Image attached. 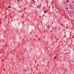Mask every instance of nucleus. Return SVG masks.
Masks as SVG:
<instances>
[{"instance_id":"f257e3e1","label":"nucleus","mask_w":74,"mask_h":74,"mask_svg":"<svg viewBox=\"0 0 74 74\" xmlns=\"http://www.w3.org/2000/svg\"><path fill=\"white\" fill-rule=\"evenodd\" d=\"M47 10H46L45 11H44V13H45L46 12H47Z\"/></svg>"},{"instance_id":"f03ea898","label":"nucleus","mask_w":74,"mask_h":74,"mask_svg":"<svg viewBox=\"0 0 74 74\" xmlns=\"http://www.w3.org/2000/svg\"><path fill=\"white\" fill-rule=\"evenodd\" d=\"M54 59H56V57H54Z\"/></svg>"},{"instance_id":"7ed1b4c3","label":"nucleus","mask_w":74,"mask_h":74,"mask_svg":"<svg viewBox=\"0 0 74 74\" xmlns=\"http://www.w3.org/2000/svg\"><path fill=\"white\" fill-rule=\"evenodd\" d=\"M8 8H10V6H9Z\"/></svg>"},{"instance_id":"20e7f679","label":"nucleus","mask_w":74,"mask_h":74,"mask_svg":"<svg viewBox=\"0 0 74 74\" xmlns=\"http://www.w3.org/2000/svg\"><path fill=\"white\" fill-rule=\"evenodd\" d=\"M66 2H67V3H68V0H66Z\"/></svg>"},{"instance_id":"39448f33","label":"nucleus","mask_w":74,"mask_h":74,"mask_svg":"<svg viewBox=\"0 0 74 74\" xmlns=\"http://www.w3.org/2000/svg\"><path fill=\"white\" fill-rule=\"evenodd\" d=\"M68 8H66V9H68Z\"/></svg>"},{"instance_id":"423d86ee","label":"nucleus","mask_w":74,"mask_h":74,"mask_svg":"<svg viewBox=\"0 0 74 74\" xmlns=\"http://www.w3.org/2000/svg\"><path fill=\"white\" fill-rule=\"evenodd\" d=\"M72 3H74V2H72Z\"/></svg>"},{"instance_id":"0eeeda50","label":"nucleus","mask_w":74,"mask_h":74,"mask_svg":"<svg viewBox=\"0 0 74 74\" xmlns=\"http://www.w3.org/2000/svg\"><path fill=\"white\" fill-rule=\"evenodd\" d=\"M71 5H70V7H71Z\"/></svg>"},{"instance_id":"6e6552de","label":"nucleus","mask_w":74,"mask_h":74,"mask_svg":"<svg viewBox=\"0 0 74 74\" xmlns=\"http://www.w3.org/2000/svg\"><path fill=\"white\" fill-rule=\"evenodd\" d=\"M69 5V6H70V5Z\"/></svg>"},{"instance_id":"1a4fd4ad","label":"nucleus","mask_w":74,"mask_h":74,"mask_svg":"<svg viewBox=\"0 0 74 74\" xmlns=\"http://www.w3.org/2000/svg\"><path fill=\"white\" fill-rule=\"evenodd\" d=\"M72 15H73V14Z\"/></svg>"}]
</instances>
